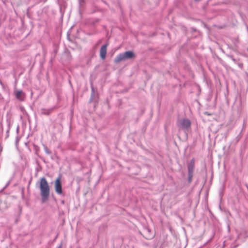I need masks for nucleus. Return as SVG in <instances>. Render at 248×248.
Listing matches in <instances>:
<instances>
[{"label": "nucleus", "instance_id": "1", "mask_svg": "<svg viewBox=\"0 0 248 248\" xmlns=\"http://www.w3.org/2000/svg\"><path fill=\"white\" fill-rule=\"evenodd\" d=\"M39 187L42 202H46L48 199L50 194V188L46 179L45 177L40 179Z\"/></svg>", "mask_w": 248, "mask_h": 248}, {"label": "nucleus", "instance_id": "2", "mask_svg": "<svg viewBox=\"0 0 248 248\" xmlns=\"http://www.w3.org/2000/svg\"><path fill=\"white\" fill-rule=\"evenodd\" d=\"M191 122L188 119H182L178 121L177 125L178 127L186 131H188L191 127Z\"/></svg>", "mask_w": 248, "mask_h": 248}, {"label": "nucleus", "instance_id": "3", "mask_svg": "<svg viewBox=\"0 0 248 248\" xmlns=\"http://www.w3.org/2000/svg\"><path fill=\"white\" fill-rule=\"evenodd\" d=\"M54 187L55 192L58 194H62V185L61 177L57 178L54 182Z\"/></svg>", "mask_w": 248, "mask_h": 248}, {"label": "nucleus", "instance_id": "4", "mask_svg": "<svg viewBox=\"0 0 248 248\" xmlns=\"http://www.w3.org/2000/svg\"><path fill=\"white\" fill-rule=\"evenodd\" d=\"M108 43L102 46L100 49V57L102 60H104L106 58L107 52V47L108 46Z\"/></svg>", "mask_w": 248, "mask_h": 248}, {"label": "nucleus", "instance_id": "5", "mask_svg": "<svg viewBox=\"0 0 248 248\" xmlns=\"http://www.w3.org/2000/svg\"><path fill=\"white\" fill-rule=\"evenodd\" d=\"M195 160L194 159H192L190 161V163L188 166V175H190L193 174L194 169Z\"/></svg>", "mask_w": 248, "mask_h": 248}, {"label": "nucleus", "instance_id": "6", "mask_svg": "<svg viewBox=\"0 0 248 248\" xmlns=\"http://www.w3.org/2000/svg\"><path fill=\"white\" fill-rule=\"evenodd\" d=\"M123 53L125 60L133 59L135 57L134 53L132 51H127Z\"/></svg>", "mask_w": 248, "mask_h": 248}, {"label": "nucleus", "instance_id": "7", "mask_svg": "<svg viewBox=\"0 0 248 248\" xmlns=\"http://www.w3.org/2000/svg\"><path fill=\"white\" fill-rule=\"evenodd\" d=\"M15 95L16 98L20 100H22L24 97V93L21 90H17L15 92Z\"/></svg>", "mask_w": 248, "mask_h": 248}, {"label": "nucleus", "instance_id": "8", "mask_svg": "<svg viewBox=\"0 0 248 248\" xmlns=\"http://www.w3.org/2000/svg\"><path fill=\"white\" fill-rule=\"evenodd\" d=\"M125 60L124 59V56L123 53H121L119 54L114 59V62L116 63H118L121 61Z\"/></svg>", "mask_w": 248, "mask_h": 248}, {"label": "nucleus", "instance_id": "9", "mask_svg": "<svg viewBox=\"0 0 248 248\" xmlns=\"http://www.w3.org/2000/svg\"><path fill=\"white\" fill-rule=\"evenodd\" d=\"M192 175L193 174L191 175V176L190 175H188L189 176V181L190 182L191 181V179H192Z\"/></svg>", "mask_w": 248, "mask_h": 248}, {"label": "nucleus", "instance_id": "10", "mask_svg": "<svg viewBox=\"0 0 248 248\" xmlns=\"http://www.w3.org/2000/svg\"><path fill=\"white\" fill-rule=\"evenodd\" d=\"M247 50H248V48H247Z\"/></svg>", "mask_w": 248, "mask_h": 248}]
</instances>
